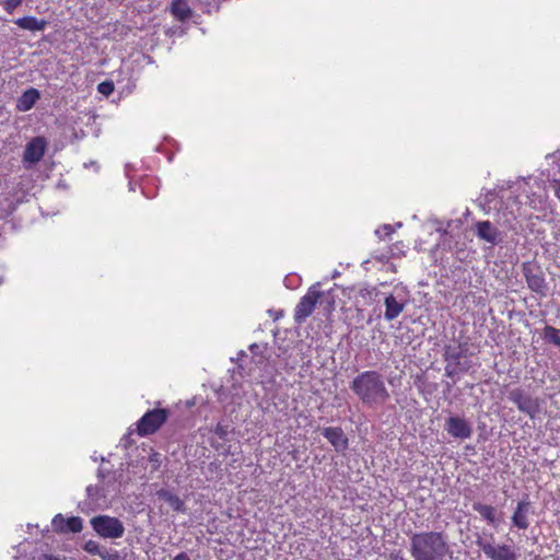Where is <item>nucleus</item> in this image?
<instances>
[{"label":"nucleus","mask_w":560,"mask_h":560,"mask_svg":"<svg viewBox=\"0 0 560 560\" xmlns=\"http://www.w3.org/2000/svg\"><path fill=\"white\" fill-rule=\"evenodd\" d=\"M350 388L368 407L384 405L390 398L383 375L374 370L359 373L351 382Z\"/></svg>","instance_id":"nucleus-1"},{"label":"nucleus","mask_w":560,"mask_h":560,"mask_svg":"<svg viewBox=\"0 0 560 560\" xmlns=\"http://www.w3.org/2000/svg\"><path fill=\"white\" fill-rule=\"evenodd\" d=\"M450 552L447 536L443 532H420L410 537L413 560H445Z\"/></svg>","instance_id":"nucleus-2"},{"label":"nucleus","mask_w":560,"mask_h":560,"mask_svg":"<svg viewBox=\"0 0 560 560\" xmlns=\"http://www.w3.org/2000/svg\"><path fill=\"white\" fill-rule=\"evenodd\" d=\"M93 530L102 538L118 539L125 534L122 522L109 515H96L90 521Z\"/></svg>","instance_id":"nucleus-3"},{"label":"nucleus","mask_w":560,"mask_h":560,"mask_svg":"<svg viewBox=\"0 0 560 560\" xmlns=\"http://www.w3.org/2000/svg\"><path fill=\"white\" fill-rule=\"evenodd\" d=\"M170 410L165 408H154L148 410L136 423L137 434L139 436H148L158 432L167 421Z\"/></svg>","instance_id":"nucleus-4"},{"label":"nucleus","mask_w":560,"mask_h":560,"mask_svg":"<svg viewBox=\"0 0 560 560\" xmlns=\"http://www.w3.org/2000/svg\"><path fill=\"white\" fill-rule=\"evenodd\" d=\"M464 351L460 345L452 346L447 345L444 347L443 359L445 362V376L454 378L455 376L468 372L470 365L463 361Z\"/></svg>","instance_id":"nucleus-5"},{"label":"nucleus","mask_w":560,"mask_h":560,"mask_svg":"<svg viewBox=\"0 0 560 560\" xmlns=\"http://www.w3.org/2000/svg\"><path fill=\"white\" fill-rule=\"evenodd\" d=\"M323 292L319 290V283L313 284L307 292L300 299L294 308V322L298 325L303 324L314 312Z\"/></svg>","instance_id":"nucleus-6"},{"label":"nucleus","mask_w":560,"mask_h":560,"mask_svg":"<svg viewBox=\"0 0 560 560\" xmlns=\"http://www.w3.org/2000/svg\"><path fill=\"white\" fill-rule=\"evenodd\" d=\"M477 546L482 550L485 556L490 560H517L518 553L514 546L501 544L494 546L490 540L480 536L476 539Z\"/></svg>","instance_id":"nucleus-7"},{"label":"nucleus","mask_w":560,"mask_h":560,"mask_svg":"<svg viewBox=\"0 0 560 560\" xmlns=\"http://www.w3.org/2000/svg\"><path fill=\"white\" fill-rule=\"evenodd\" d=\"M47 150V141L44 137L37 136L32 138L25 145L23 153V163L25 167L38 163L45 155Z\"/></svg>","instance_id":"nucleus-8"},{"label":"nucleus","mask_w":560,"mask_h":560,"mask_svg":"<svg viewBox=\"0 0 560 560\" xmlns=\"http://www.w3.org/2000/svg\"><path fill=\"white\" fill-rule=\"evenodd\" d=\"M509 399L516 405L520 411L528 415L530 418H534L538 411L537 400L526 395L521 388L511 390Z\"/></svg>","instance_id":"nucleus-9"},{"label":"nucleus","mask_w":560,"mask_h":560,"mask_svg":"<svg viewBox=\"0 0 560 560\" xmlns=\"http://www.w3.org/2000/svg\"><path fill=\"white\" fill-rule=\"evenodd\" d=\"M446 432L455 439L466 440L472 434L471 424L463 417L452 416L445 422Z\"/></svg>","instance_id":"nucleus-10"},{"label":"nucleus","mask_w":560,"mask_h":560,"mask_svg":"<svg viewBox=\"0 0 560 560\" xmlns=\"http://www.w3.org/2000/svg\"><path fill=\"white\" fill-rule=\"evenodd\" d=\"M378 296L380 291L376 287H360L353 295V303L357 312L362 313L365 307L373 305L378 300Z\"/></svg>","instance_id":"nucleus-11"},{"label":"nucleus","mask_w":560,"mask_h":560,"mask_svg":"<svg viewBox=\"0 0 560 560\" xmlns=\"http://www.w3.org/2000/svg\"><path fill=\"white\" fill-rule=\"evenodd\" d=\"M52 527L57 533H80L83 528L82 518L79 516L63 517L57 514L52 518Z\"/></svg>","instance_id":"nucleus-12"},{"label":"nucleus","mask_w":560,"mask_h":560,"mask_svg":"<svg viewBox=\"0 0 560 560\" xmlns=\"http://www.w3.org/2000/svg\"><path fill=\"white\" fill-rule=\"evenodd\" d=\"M475 231L478 238L495 245L501 240L500 231L490 221H478L475 224Z\"/></svg>","instance_id":"nucleus-13"},{"label":"nucleus","mask_w":560,"mask_h":560,"mask_svg":"<svg viewBox=\"0 0 560 560\" xmlns=\"http://www.w3.org/2000/svg\"><path fill=\"white\" fill-rule=\"evenodd\" d=\"M322 434L335 447L337 452L345 451L348 447V438L340 427L324 428Z\"/></svg>","instance_id":"nucleus-14"},{"label":"nucleus","mask_w":560,"mask_h":560,"mask_svg":"<svg viewBox=\"0 0 560 560\" xmlns=\"http://www.w3.org/2000/svg\"><path fill=\"white\" fill-rule=\"evenodd\" d=\"M40 98V93L35 88H30L23 92L18 98L16 109L20 112H27L32 109L35 103Z\"/></svg>","instance_id":"nucleus-15"},{"label":"nucleus","mask_w":560,"mask_h":560,"mask_svg":"<svg viewBox=\"0 0 560 560\" xmlns=\"http://www.w3.org/2000/svg\"><path fill=\"white\" fill-rule=\"evenodd\" d=\"M384 318L388 322L396 319L404 311L405 303L399 302L393 294H388L385 300Z\"/></svg>","instance_id":"nucleus-16"},{"label":"nucleus","mask_w":560,"mask_h":560,"mask_svg":"<svg viewBox=\"0 0 560 560\" xmlns=\"http://www.w3.org/2000/svg\"><path fill=\"white\" fill-rule=\"evenodd\" d=\"M529 508L528 501H520L512 515V523L520 529H526L529 526L527 520V511Z\"/></svg>","instance_id":"nucleus-17"},{"label":"nucleus","mask_w":560,"mask_h":560,"mask_svg":"<svg viewBox=\"0 0 560 560\" xmlns=\"http://www.w3.org/2000/svg\"><path fill=\"white\" fill-rule=\"evenodd\" d=\"M156 495L160 500L165 501L173 511L184 513L186 511V506L184 501L175 493L171 492L166 489H160L156 492Z\"/></svg>","instance_id":"nucleus-18"},{"label":"nucleus","mask_w":560,"mask_h":560,"mask_svg":"<svg viewBox=\"0 0 560 560\" xmlns=\"http://www.w3.org/2000/svg\"><path fill=\"white\" fill-rule=\"evenodd\" d=\"M171 13L176 20L185 22L191 18L192 10L186 0H173L171 3Z\"/></svg>","instance_id":"nucleus-19"},{"label":"nucleus","mask_w":560,"mask_h":560,"mask_svg":"<svg viewBox=\"0 0 560 560\" xmlns=\"http://www.w3.org/2000/svg\"><path fill=\"white\" fill-rule=\"evenodd\" d=\"M14 23L22 30L31 32L44 31L47 26V21L39 20L35 16H23L14 21Z\"/></svg>","instance_id":"nucleus-20"},{"label":"nucleus","mask_w":560,"mask_h":560,"mask_svg":"<svg viewBox=\"0 0 560 560\" xmlns=\"http://www.w3.org/2000/svg\"><path fill=\"white\" fill-rule=\"evenodd\" d=\"M528 288L536 293H544L546 282L542 276L526 270L524 272Z\"/></svg>","instance_id":"nucleus-21"},{"label":"nucleus","mask_w":560,"mask_h":560,"mask_svg":"<svg viewBox=\"0 0 560 560\" xmlns=\"http://www.w3.org/2000/svg\"><path fill=\"white\" fill-rule=\"evenodd\" d=\"M472 510L478 512L480 514V516L483 520H486L488 523L494 524L497 511H495V508H493L492 505L482 504L480 502H475L472 504Z\"/></svg>","instance_id":"nucleus-22"},{"label":"nucleus","mask_w":560,"mask_h":560,"mask_svg":"<svg viewBox=\"0 0 560 560\" xmlns=\"http://www.w3.org/2000/svg\"><path fill=\"white\" fill-rule=\"evenodd\" d=\"M544 339L556 346L560 345V330L553 326L546 325L542 330Z\"/></svg>","instance_id":"nucleus-23"},{"label":"nucleus","mask_w":560,"mask_h":560,"mask_svg":"<svg viewBox=\"0 0 560 560\" xmlns=\"http://www.w3.org/2000/svg\"><path fill=\"white\" fill-rule=\"evenodd\" d=\"M102 560H126V557L118 550L106 548L103 546L101 555L98 556Z\"/></svg>","instance_id":"nucleus-24"},{"label":"nucleus","mask_w":560,"mask_h":560,"mask_svg":"<svg viewBox=\"0 0 560 560\" xmlns=\"http://www.w3.org/2000/svg\"><path fill=\"white\" fill-rule=\"evenodd\" d=\"M102 548L103 546H101L97 541L92 539L85 541L82 546V549L92 556H100Z\"/></svg>","instance_id":"nucleus-25"},{"label":"nucleus","mask_w":560,"mask_h":560,"mask_svg":"<svg viewBox=\"0 0 560 560\" xmlns=\"http://www.w3.org/2000/svg\"><path fill=\"white\" fill-rule=\"evenodd\" d=\"M114 90L115 85L114 82L110 80L103 81L97 85L98 93L105 96H109L114 92Z\"/></svg>","instance_id":"nucleus-26"},{"label":"nucleus","mask_w":560,"mask_h":560,"mask_svg":"<svg viewBox=\"0 0 560 560\" xmlns=\"http://www.w3.org/2000/svg\"><path fill=\"white\" fill-rule=\"evenodd\" d=\"M23 0H4L2 5L7 13L12 14L22 4Z\"/></svg>","instance_id":"nucleus-27"},{"label":"nucleus","mask_w":560,"mask_h":560,"mask_svg":"<svg viewBox=\"0 0 560 560\" xmlns=\"http://www.w3.org/2000/svg\"><path fill=\"white\" fill-rule=\"evenodd\" d=\"M172 560H191V559L185 551H182V552L177 553Z\"/></svg>","instance_id":"nucleus-28"},{"label":"nucleus","mask_w":560,"mask_h":560,"mask_svg":"<svg viewBox=\"0 0 560 560\" xmlns=\"http://www.w3.org/2000/svg\"><path fill=\"white\" fill-rule=\"evenodd\" d=\"M283 315V311H280L279 314H277V316L275 317V319H278L279 317H281Z\"/></svg>","instance_id":"nucleus-29"},{"label":"nucleus","mask_w":560,"mask_h":560,"mask_svg":"<svg viewBox=\"0 0 560 560\" xmlns=\"http://www.w3.org/2000/svg\"><path fill=\"white\" fill-rule=\"evenodd\" d=\"M395 560H407V559H406V558H404V557H396V559H395Z\"/></svg>","instance_id":"nucleus-30"}]
</instances>
